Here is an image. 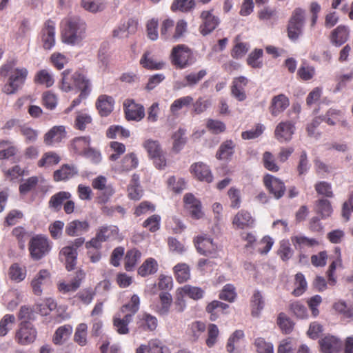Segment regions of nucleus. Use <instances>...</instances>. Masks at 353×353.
<instances>
[{"label": "nucleus", "instance_id": "57", "mask_svg": "<svg viewBox=\"0 0 353 353\" xmlns=\"http://www.w3.org/2000/svg\"><path fill=\"white\" fill-rule=\"evenodd\" d=\"M219 330L216 325L211 323L208 327V338L206 345L208 347H212L217 342Z\"/></svg>", "mask_w": 353, "mask_h": 353}, {"label": "nucleus", "instance_id": "58", "mask_svg": "<svg viewBox=\"0 0 353 353\" xmlns=\"http://www.w3.org/2000/svg\"><path fill=\"white\" fill-rule=\"evenodd\" d=\"M262 49H255L252 52L247 59L248 64L253 68H261L262 67V61H260V58L263 55Z\"/></svg>", "mask_w": 353, "mask_h": 353}, {"label": "nucleus", "instance_id": "60", "mask_svg": "<svg viewBox=\"0 0 353 353\" xmlns=\"http://www.w3.org/2000/svg\"><path fill=\"white\" fill-rule=\"evenodd\" d=\"M293 252L288 240H283L281 241L278 254L283 261H286L289 260L292 257Z\"/></svg>", "mask_w": 353, "mask_h": 353}, {"label": "nucleus", "instance_id": "23", "mask_svg": "<svg viewBox=\"0 0 353 353\" xmlns=\"http://www.w3.org/2000/svg\"><path fill=\"white\" fill-rule=\"evenodd\" d=\"M125 117L128 120L140 121L145 116L144 108L142 105L137 104L133 101L128 104L125 110Z\"/></svg>", "mask_w": 353, "mask_h": 353}, {"label": "nucleus", "instance_id": "53", "mask_svg": "<svg viewBox=\"0 0 353 353\" xmlns=\"http://www.w3.org/2000/svg\"><path fill=\"white\" fill-rule=\"evenodd\" d=\"M139 164L138 159L133 152L126 154L121 161L123 170L128 171L134 169Z\"/></svg>", "mask_w": 353, "mask_h": 353}, {"label": "nucleus", "instance_id": "18", "mask_svg": "<svg viewBox=\"0 0 353 353\" xmlns=\"http://www.w3.org/2000/svg\"><path fill=\"white\" fill-rule=\"evenodd\" d=\"M289 105L288 97L283 94H280L272 98L269 110L272 116L276 117L283 112Z\"/></svg>", "mask_w": 353, "mask_h": 353}, {"label": "nucleus", "instance_id": "35", "mask_svg": "<svg viewBox=\"0 0 353 353\" xmlns=\"http://www.w3.org/2000/svg\"><path fill=\"white\" fill-rule=\"evenodd\" d=\"M49 278V272L46 270H41L32 281V287L36 295H40L42 292L41 285Z\"/></svg>", "mask_w": 353, "mask_h": 353}, {"label": "nucleus", "instance_id": "62", "mask_svg": "<svg viewBox=\"0 0 353 353\" xmlns=\"http://www.w3.org/2000/svg\"><path fill=\"white\" fill-rule=\"evenodd\" d=\"M290 310L299 319H305L308 316L306 307L299 301L292 303L290 305Z\"/></svg>", "mask_w": 353, "mask_h": 353}, {"label": "nucleus", "instance_id": "42", "mask_svg": "<svg viewBox=\"0 0 353 353\" xmlns=\"http://www.w3.org/2000/svg\"><path fill=\"white\" fill-rule=\"evenodd\" d=\"M277 324L285 334H290L294 328V323L285 313L281 312L277 317Z\"/></svg>", "mask_w": 353, "mask_h": 353}, {"label": "nucleus", "instance_id": "16", "mask_svg": "<svg viewBox=\"0 0 353 353\" xmlns=\"http://www.w3.org/2000/svg\"><path fill=\"white\" fill-rule=\"evenodd\" d=\"M78 174V169L74 165L63 164L54 172L53 179L56 182L66 181Z\"/></svg>", "mask_w": 353, "mask_h": 353}, {"label": "nucleus", "instance_id": "40", "mask_svg": "<svg viewBox=\"0 0 353 353\" xmlns=\"http://www.w3.org/2000/svg\"><path fill=\"white\" fill-rule=\"evenodd\" d=\"M61 157L54 152H48L43 154L41 159L38 161L39 167H49L58 164Z\"/></svg>", "mask_w": 353, "mask_h": 353}, {"label": "nucleus", "instance_id": "45", "mask_svg": "<svg viewBox=\"0 0 353 353\" xmlns=\"http://www.w3.org/2000/svg\"><path fill=\"white\" fill-rule=\"evenodd\" d=\"M10 278L17 282L23 281L26 276V270L21 268L18 263H13L9 269Z\"/></svg>", "mask_w": 353, "mask_h": 353}, {"label": "nucleus", "instance_id": "47", "mask_svg": "<svg viewBox=\"0 0 353 353\" xmlns=\"http://www.w3.org/2000/svg\"><path fill=\"white\" fill-rule=\"evenodd\" d=\"M106 136L110 139H115L117 136L128 138L130 136V132L121 125H111L107 130Z\"/></svg>", "mask_w": 353, "mask_h": 353}, {"label": "nucleus", "instance_id": "50", "mask_svg": "<svg viewBox=\"0 0 353 353\" xmlns=\"http://www.w3.org/2000/svg\"><path fill=\"white\" fill-rule=\"evenodd\" d=\"M193 98L191 96H185L179 98L173 101L170 105V111L172 114H176L183 107H188L193 103Z\"/></svg>", "mask_w": 353, "mask_h": 353}, {"label": "nucleus", "instance_id": "61", "mask_svg": "<svg viewBox=\"0 0 353 353\" xmlns=\"http://www.w3.org/2000/svg\"><path fill=\"white\" fill-rule=\"evenodd\" d=\"M17 148L10 145L8 141H0V159H8L16 154Z\"/></svg>", "mask_w": 353, "mask_h": 353}, {"label": "nucleus", "instance_id": "13", "mask_svg": "<svg viewBox=\"0 0 353 353\" xmlns=\"http://www.w3.org/2000/svg\"><path fill=\"white\" fill-rule=\"evenodd\" d=\"M138 25V22L134 19H129L127 21H121L117 27L112 31V36L114 38L128 37L129 34L134 33Z\"/></svg>", "mask_w": 353, "mask_h": 353}, {"label": "nucleus", "instance_id": "2", "mask_svg": "<svg viewBox=\"0 0 353 353\" xmlns=\"http://www.w3.org/2000/svg\"><path fill=\"white\" fill-rule=\"evenodd\" d=\"M91 85L90 81L82 73L72 72L70 69L65 70L61 73L60 89L69 92L74 89L82 88L84 85Z\"/></svg>", "mask_w": 353, "mask_h": 353}, {"label": "nucleus", "instance_id": "12", "mask_svg": "<svg viewBox=\"0 0 353 353\" xmlns=\"http://www.w3.org/2000/svg\"><path fill=\"white\" fill-rule=\"evenodd\" d=\"M190 172L200 181L210 183L213 181V175L210 167L203 163L196 162L190 166Z\"/></svg>", "mask_w": 353, "mask_h": 353}, {"label": "nucleus", "instance_id": "33", "mask_svg": "<svg viewBox=\"0 0 353 353\" xmlns=\"http://www.w3.org/2000/svg\"><path fill=\"white\" fill-rule=\"evenodd\" d=\"M186 130L183 128H179L176 132L174 133L172 135L173 139V146L172 150L178 153L184 147L187 142V137L185 136Z\"/></svg>", "mask_w": 353, "mask_h": 353}, {"label": "nucleus", "instance_id": "24", "mask_svg": "<svg viewBox=\"0 0 353 353\" xmlns=\"http://www.w3.org/2000/svg\"><path fill=\"white\" fill-rule=\"evenodd\" d=\"M89 136L75 137L71 141L70 149L74 153L82 156L90 145Z\"/></svg>", "mask_w": 353, "mask_h": 353}, {"label": "nucleus", "instance_id": "17", "mask_svg": "<svg viewBox=\"0 0 353 353\" xmlns=\"http://www.w3.org/2000/svg\"><path fill=\"white\" fill-rule=\"evenodd\" d=\"M248 83V79L243 76L235 78L232 81L231 94L239 101H243L246 99L245 87Z\"/></svg>", "mask_w": 353, "mask_h": 353}, {"label": "nucleus", "instance_id": "11", "mask_svg": "<svg viewBox=\"0 0 353 353\" xmlns=\"http://www.w3.org/2000/svg\"><path fill=\"white\" fill-rule=\"evenodd\" d=\"M294 124L290 121L280 122L274 131L275 138L280 143L289 142L294 133Z\"/></svg>", "mask_w": 353, "mask_h": 353}, {"label": "nucleus", "instance_id": "37", "mask_svg": "<svg viewBox=\"0 0 353 353\" xmlns=\"http://www.w3.org/2000/svg\"><path fill=\"white\" fill-rule=\"evenodd\" d=\"M176 281L180 283L187 281L190 277L189 266L185 263H178L174 267Z\"/></svg>", "mask_w": 353, "mask_h": 353}, {"label": "nucleus", "instance_id": "4", "mask_svg": "<svg viewBox=\"0 0 353 353\" xmlns=\"http://www.w3.org/2000/svg\"><path fill=\"white\" fill-rule=\"evenodd\" d=\"M50 250L48 240L41 235L33 236L29 243V251L31 257L39 260L46 256Z\"/></svg>", "mask_w": 353, "mask_h": 353}, {"label": "nucleus", "instance_id": "31", "mask_svg": "<svg viewBox=\"0 0 353 353\" xmlns=\"http://www.w3.org/2000/svg\"><path fill=\"white\" fill-rule=\"evenodd\" d=\"M180 293L182 296H186L193 300L197 301L204 296L205 290L199 287L185 285L181 288Z\"/></svg>", "mask_w": 353, "mask_h": 353}, {"label": "nucleus", "instance_id": "46", "mask_svg": "<svg viewBox=\"0 0 353 353\" xmlns=\"http://www.w3.org/2000/svg\"><path fill=\"white\" fill-rule=\"evenodd\" d=\"M87 330L88 326L85 323H80L76 328L74 341L81 346H84L87 343Z\"/></svg>", "mask_w": 353, "mask_h": 353}, {"label": "nucleus", "instance_id": "39", "mask_svg": "<svg viewBox=\"0 0 353 353\" xmlns=\"http://www.w3.org/2000/svg\"><path fill=\"white\" fill-rule=\"evenodd\" d=\"M119 232V228L115 225L102 226L97 231L96 236L102 242L106 241L109 238L116 236Z\"/></svg>", "mask_w": 353, "mask_h": 353}, {"label": "nucleus", "instance_id": "22", "mask_svg": "<svg viewBox=\"0 0 353 353\" xmlns=\"http://www.w3.org/2000/svg\"><path fill=\"white\" fill-rule=\"evenodd\" d=\"M236 145L231 139L221 143L216 152V157L219 160L229 161L234 154Z\"/></svg>", "mask_w": 353, "mask_h": 353}, {"label": "nucleus", "instance_id": "32", "mask_svg": "<svg viewBox=\"0 0 353 353\" xmlns=\"http://www.w3.org/2000/svg\"><path fill=\"white\" fill-rule=\"evenodd\" d=\"M158 270V263L153 258L147 259L138 270V274L143 276H147L155 274Z\"/></svg>", "mask_w": 353, "mask_h": 353}, {"label": "nucleus", "instance_id": "48", "mask_svg": "<svg viewBox=\"0 0 353 353\" xmlns=\"http://www.w3.org/2000/svg\"><path fill=\"white\" fill-rule=\"evenodd\" d=\"M81 6L87 11L96 13L105 8V3L92 0H81Z\"/></svg>", "mask_w": 353, "mask_h": 353}, {"label": "nucleus", "instance_id": "36", "mask_svg": "<svg viewBox=\"0 0 353 353\" xmlns=\"http://www.w3.org/2000/svg\"><path fill=\"white\" fill-rule=\"evenodd\" d=\"M207 74L205 69L199 70L197 73L191 72L185 77V81L182 83L181 87H194Z\"/></svg>", "mask_w": 353, "mask_h": 353}, {"label": "nucleus", "instance_id": "10", "mask_svg": "<svg viewBox=\"0 0 353 353\" xmlns=\"http://www.w3.org/2000/svg\"><path fill=\"white\" fill-rule=\"evenodd\" d=\"M322 353H339L342 347V341L336 336L327 334L319 341Z\"/></svg>", "mask_w": 353, "mask_h": 353}, {"label": "nucleus", "instance_id": "9", "mask_svg": "<svg viewBox=\"0 0 353 353\" xmlns=\"http://www.w3.org/2000/svg\"><path fill=\"white\" fill-rule=\"evenodd\" d=\"M263 182L269 192L275 199H279L283 196L286 188L284 183L281 179L271 174H266L263 178Z\"/></svg>", "mask_w": 353, "mask_h": 353}, {"label": "nucleus", "instance_id": "3", "mask_svg": "<svg viewBox=\"0 0 353 353\" xmlns=\"http://www.w3.org/2000/svg\"><path fill=\"white\" fill-rule=\"evenodd\" d=\"M170 60L173 65L179 69H185L195 62L193 52L184 44H179L172 49Z\"/></svg>", "mask_w": 353, "mask_h": 353}, {"label": "nucleus", "instance_id": "15", "mask_svg": "<svg viewBox=\"0 0 353 353\" xmlns=\"http://www.w3.org/2000/svg\"><path fill=\"white\" fill-rule=\"evenodd\" d=\"M78 252L72 246L63 247L59 252V258L65 262V268L68 271L74 269L77 265Z\"/></svg>", "mask_w": 353, "mask_h": 353}, {"label": "nucleus", "instance_id": "38", "mask_svg": "<svg viewBox=\"0 0 353 353\" xmlns=\"http://www.w3.org/2000/svg\"><path fill=\"white\" fill-rule=\"evenodd\" d=\"M149 54L148 52H145L140 60V64L143 68L149 70H161L165 67V62H157L152 58L149 57Z\"/></svg>", "mask_w": 353, "mask_h": 353}, {"label": "nucleus", "instance_id": "59", "mask_svg": "<svg viewBox=\"0 0 353 353\" xmlns=\"http://www.w3.org/2000/svg\"><path fill=\"white\" fill-rule=\"evenodd\" d=\"M316 211L323 219L329 216L332 212L330 202L325 199H319L316 203Z\"/></svg>", "mask_w": 353, "mask_h": 353}, {"label": "nucleus", "instance_id": "5", "mask_svg": "<svg viewBox=\"0 0 353 353\" xmlns=\"http://www.w3.org/2000/svg\"><path fill=\"white\" fill-rule=\"evenodd\" d=\"M27 75L28 70L26 68L14 69L10 76L8 83L3 86V92L7 94H14L23 86Z\"/></svg>", "mask_w": 353, "mask_h": 353}, {"label": "nucleus", "instance_id": "7", "mask_svg": "<svg viewBox=\"0 0 353 353\" xmlns=\"http://www.w3.org/2000/svg\"><path fill=\"white\" fill-rule=\"evenodd\" d=\"M197 252L206 256L215 257L217 252V246L214 244L211 238L206 235L198 236L194 240Z\"/></svg>", "mask_w": 353, "mask_h": 353}, {"label": "nucleus", "instance_id": "55", "mask_svg": "<svg viewBox=\"0 0 353 353\" xmlns=\"http://www.w3.org/2000/svg\"><path fill=\"white\" fill-rule=\"evenodd\" d=\"M161 219L159 214H153L145 220L142 225L148 228L150 232H155L160 229Z\"/></svg>", "mask_w": 353, "mask_h": 353}, {"label": "nucleus", "instance_id": "64", "mask_svg": "<svg viewBox=\"0 0 353 353\" xmlns=\"http://www.w3.org/2000/svg\"><path fill=\"white\" fill-rule=\"evenodd\" d=\"M147 345L148 353H169L168 349L159 339L150 341Z\"/></svg>", "mask_w": 353, "mask_h": 353}, {"label": "nucleus", "instance_id": "30", "mask_svg": "<svg viewBox=\"0 0 353 353\" xmlns=\"http://www.w3.org/2000/svg\"><path fill=\"white\" fill-rule=\"evenodd\" d=\"M72 333V327L70 325H64L57 329L53 336V342L56 345L63 344L69 339Z\"/></svg>", "mask_w": 353, "mask_h": 353}, {"label": "nucleus", "instance_id": "6", "mask_svg": "<svg viewBox=\"0 0 353 353\" xmlns=\"http://www.w3.org/2000/svg\"><path fill=\"white\" fill-rule=\"evenodd\" d=\"M37 336V330L31 323L23 321L21 323L19 329L16 333V340L22 345H26L33 343Z\"/></svg>", "mask_w": 353, "mask_h": 353}, {"label": "nucleus", "instance_id": "29", "mask_svg": "<svg viewBox=\"0 0 353 353\" xmlns=\"http://www.w3.org/2000/svg\"><path fill=\"white\" fill-rule=\"evenodd\" d=\"M232 223L237 228L243 229L245 227L252 226L254 219L250 212L245 210H241L234 216Z\"/></svg>", "mask_w": 353, "mask_h": 353}, {"label": "nucleus", "instance_id": "21", "mask_svg": "<svg viewBox=\"0 0 353 353\" xmlns=\"http://www.w3.org/2000/svg\"><path fill=\"white\" fill-rule=\"evenodd\" d=\"M65 137L64 126H54L45 134L44 142L46 145H52L55 143H59Z\"/></svg>", "mask_w": 353, "mask_h": 353}, {"label": "nucleus", "instance_id": "51", "mask_svg": "<svg viewBox=\"0 0 353 353\" xmlns=\"http://www.w3.org/2000/svg\"><path fill=\"white\" fill-rule=\"evenodd\" d=\"M194 7V0H174L171 6V9L172 11L179 10L182 12H189Z\"/></svg>", "mask_w": 353, "mask_h": 353}, {"label": "nucleus", "instance_id": "34", "mask_svg": "<svg viewBox=\"0 0 353 353\" xmlns=\"http://www.w3.org/2000/svg\"><path fill=\"white\" fill-rule=\"evenodd\" d=\"M141 257V252L137 249H132L127 252L125 256V268L131 271L137 264Z\"/></svg>", "mask_w": 353, "mask_h": 353}, {"label": "nucleus", "instance_id": "44", "mask_svg": "<svg viewBox=\"0 0 353 353\" xmlns=\"http://www.w3.org/2000/svg\"><path fill=\"white\" fill-rule=\"evenodd\" d=\"M140 299L137 294L132 296L130 301L123 305L119 313L121 314L124 313H130L135 314L139 310Z\"/></svg>", "mask_w": 353, "mask_h": 353}, {"label": "nucleus", "instance_id": "26", "mask_svg": "<svg viewBox=\"0 0 353 353\" xmlns=\"http://www.w3.org/2000/svg\"><path fill=\"white\" fill-rule=\"evenodd\" d=\"M349 38V30L345 26H339L332 32L331 41L336 46H341Z\"/></svg>", "mask_w": 353, "mask_h": 353}, {"label": "nucleus", "instance_id": "20", "mask_svg": "<svg viewBox=\"0 0 353 353\" xmlns=\"http://www.w3.org/2000/svg\"><path fill=\"white\" fill-rule=\"evenodd\" d=\"M114 100L105 94L100 95L96 102V107L101 117L108 116L113 110Z\"/></svg>", "mask_w": 353, "mask_h": 353}, {"label": "nucleus", "instance_id": "49", "mask_svg": "<svg viewBox=\"0 0 353 353\" xmlns=\"http://www.w3.org/2000/svg\"><path fill=\"white\" fill-rule=\"evenodd\" d=\"M143 146L151 159L163 152L161 147L157 141L151 139L146 140L143 143Z\"/></svg>", "mask_w": 353, "mask_h": 353}, {"label": "nucleus", "instance_id": "27", "mask_svg": "<svg viewBox=\"0 0 353 353\" xmlns=\"http://www.w3.org/2000/svg\"><path fill=\"white\" fill-rule=\"evenodd\" d=\"M252 315L258 317L265 307V299L262 293L256 290L251 297Z\"/></svg>", "mask_w": 353, "mask_h": 353}, {"label": "nucleus", "instance_id": "8", "mask_svg": "<svg viewBox=\"0 0 353 353\" xmlns=\"http://www.w3.org/2000/svg\"><path fill=\"white\" fill-rule=\"evenodd\" d=\"M41 41L45 50H51L55 45V23L48 19L40 34Z\"/></svg>", "mask_w": 353, "mask_h": 353}, {"label": "nucleus", "instance_id": "28", "mask_svg": "<svg viewBox=\"0 0 353 353\" xmlns=\"http://www.w3.org/2000/svg\"><path fill=\"white\" fill-rule=\"evenodd\" d=\"M291 241L296 250L301 252L305 247L312 248L319 244L313 238H308L303 235H297L291 237Z\"/></svg>", "mask_w": 353, "mask_h": 353}, {"label": "nucleus", "instance_id": "52", "mask_svg": "<svg viewBox=\"0 0 353 353\" xmlns=\"http://www.w3.org/2000/svg\"><path fill=\"white\" fill-rule=\"evenodd\" d=\"M295 285L296 287L292 292V294L295 296H299L302 295L306 290L307 284L304 275L299 272L295 276Z\"/></svg>", "mask_w": 353, "mask_h": 353}, {"label": "nucleus", "instance_id": "43", "mask_svg": "<svg viewBox=\"0 0 353 353\" xmlns=\"http://www.w3.org/2000/svg\"><path fill=\"white\" fill-rule=\"evenodd\" d=\"M35 81L38 83L45 85L47 88L51 87L54 83V79L52 73L48 70H39L36 77Z\"/></svg>", "mask_w": 353, "mask_h": 353}, {"label": "nucleus", "instance_id": "14", "mask_svg": "<svg viewBox=\"0 0 353 353\" xmlns=\"http://www.w3.org/2000/svg\"><path fill=\"white\" fill-rule=\"evenodd\" d=\"M203 24L200 26L201 33L205 36L212 32L219 25V19L212 14V11H203L201 14Z\"/></svg>", "mask_w": 353, "mask_h": 353}, {"label": "nucleus", "instance_id": "63", "mask_svg": "<svg viewBox=\"0 0 353 353\" xmlns=\"http://www.w3.org/2000/svg\"><path fill=\"white\" fill-rule=\"evenodd\" d=\"M254 345L258 353H274V347L271 343L266 342L263 338L255 339Z\"/></svg>", "mask_w": 353, "mask_h": 353}, {"label": "nucleus", "instance_id": "19", "mask_svg": "<svg viewBox=\"0 0 353 353\" xmlns=\"http://www.w3.org/2000/svg\"><path fill=\"white\" fill-rule=\"evenodd\" d=\"M90 224L87 221L73 220L67 223L65 232L70 236H75L88 231Z\"/></svg>", "mask_w": 353, "mask_h": 353}, {"label": "nucleus", "instance_id": "56", "mask_svg": "<svg viewBox=\"0 0 353 353\" xmlns=\"http://www.w3.org/2000/svg\"><path fill=\"white\" fill-rule=\"evenodd\" d=\"M80 92L79 95L77 98L74 99L71 103V105L68 108L67 111H71L74 108L79 105L82 100L85 99L90 94L91 85H84L82 88L77 90V92Z\"/></svg>", "mask_w": 353, "mask_h": 353}, {"label": "nucleus", "instance_id": "1", "mask_svg": "<svg viewBox=\"0 0 353 353\" xmlns=\"http://www.w3.org/2000/svg\"><path fill=\"white\" fill-rule=\"evenodd\" d=\"M61 39L64 43L75 46L84 39L86 30L85 22L79 17H70L62 20Z\"/></svg>", "mask_w": 353, "mask_h": 353}, {"label": "nucleus", "instance_id": "54", "mask_svg": "<svg viewBox=\"0 0 353 353\" xmlns=\"http://www.w3.org/2000/svg\"><path fill=\"white\" fill-rule=\"evenodd\" d=\"M161 306L159 309V313L161 315H166L169 312L170 307L172 303V296L170 293L162 292L159 294Z\"/></svg>", "mask_w": 353, "mask_h": 353}, {"label": "nucleus", "instance_id": "41", "mask_svg": "<svg viewBox=\"0 0 353 353\" xmlns=\"http://www.w3.org/2000/svg\"><path fill=\"white\" fill-rule=\"evenodd\" d=\"M333 307L343 318L350 320L353 319V305H347L345 301H339Z\"/></svg>", "mask_w": 353, "mask_h": 353}, {"label": "nucleus", "instance_id": "25", "mask_svg": "<svg viewBox=\"0 0 353 353\" xmlns=\"http://www.w3.org/2000/svg\"><path fill=\"white\" fill-rule=\"evenodd\" d=\"M70 197L71 194L69 192L60 191L50 197L48 201V207L54 212H59L61 209L64 201Z\"/></svg>", "mask_w": 353, "mask_h": 353}]
</instances>
